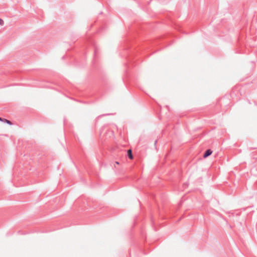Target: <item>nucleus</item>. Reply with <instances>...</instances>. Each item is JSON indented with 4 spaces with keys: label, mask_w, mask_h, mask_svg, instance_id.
Listing matches in <instances>:
<instances>
[{
    "label": "nucleus",
    "mask_w": 257,
    "mask_h": 257,
    "mask_svg": "<svg viewBox=\"0 0 257 257\" xmlns=\"http://www.w3.org/2000/svg\"><path fill=\"white\" fill-rule=\"evenodd\" d=\"M212 153V151L210 149L207 150L203 154L204 158H207L209 157Z\"/></svg>",
    "instance_id": "f257e3e1"
},
{
    "label": "nucleus",
    "mask_w": 257,
    "mask_h": 257,
    "mask_svg": "<svg viewBox=\"0 0 257 257\" xmlns=\"http://www.w3.org/2000/svg\"><path fill=\"white\" fill-rule=\"evenodd\" d=\"M127 157L129 159H133V154H132V151L131 149L128 150L127 151Z\"/></svg>",
    "instance_id": "f03ea898"
},
{
    "label": "nucleus",
    "mask_w": 257,
    "mask_h": 257,
    "mask_svg": "<svg viewBox=\"0 0 257 257\" xmlns=\"http://www.w3.org/2000/svg\"><path fill=\"white\" fill-rule=\"evenodd\" d=\"M4 120L9 124H12V122L11 121L8 120V119H4Z\"/></svg>",
    "instance_id": "7ed1b4c3"
},
{
    "label": "nucleus",
    "mask_w": 257,
    "mask_h": 257,
    "mask_svg": "<svg viewBox=\"0 0 257 257\" xmlns=\"http://www.w3.org/2000/svg\"><path fill=\"white\" fill-rule=\"evenodd\" d=\"M4 23L2 19H0V25L1 26H3L4 25Z\"/></svg>",
    "instance_id": "20e7f679"
},
{
    "label": "nucleus",
    "mask_w": 257,
    "mask_h": 257,
    "mask_svg": "<svg viewBox=\"0 0 257 257\" xmlns=\"http://www.w3.org/2000/svg\"><path fill=\"white\" fill-rule=\"evenodd\" d=\"M109 114H103V115H100L98 117H100L102 116H104V115H108Z\"/></svg>",
    "instance_id": "39448f33"
},
{
    "label": "nucleus",
    "mask_w": 257,
    "mask_h": 257,
    "mask_svg": "<svg viewBox=\"0 0 257 257\" xmlns=\"http://www.w3.org/2000/svg\"><path fill=\"white\" fill-rule=\"evenodd\" d=\"M96 50H95V52H94V54L95 55H96Z\"/></svg>",
    "instance_id": "423d86ee"
},
{
    "label": "nucleus",
    "mask_w": 257,
    "mask_h": 257,
    "mask_svg": "<svg viewBox=\"0 0 257 257\" xmlns=\"http://www.w3.org/2000/svg\"><path fill=\"white\" fill-rule=\"evenodd\" d=\"M157 141H156L155 142V145H156V144H157Z\"/></svg>",
    "instance_id": "0eeeda50"
},
{
    "label": "nucleus",
    "mask_w": 257,
    "mask_h": 257,
    "mask_svg": "<svg viewBox=\"0 0 257 257\" xmlns=\"http://www.w3.org/2000/svg\"><path fill=\"white\" fill-rule=\"evenodd\" d=\"M0 120H3V119L1 117H0Z\"/></svg>",
    "instance_id": "6e6552de"
},
{
    "label": "nucleus",
    "mask_w": 257,
    "mask_h": 257,
    "mask_svg": "<svg viewBox=\"0 0 257 257\" xmlns=\"http://www.w3.org/2000/svg\"><path fill=\"white\" fill-rule=\"evenodd\" d=\"M116 164H118V162H116Z\"/></svg>",
    "instance_id": "1a4fd4ad"
}]
</instances>
